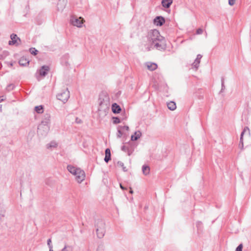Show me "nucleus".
<instances>
[{"label":"nucleus","mask_w":251,"mask_h":251,"mask_svg":"<svg viewBox=\"0 0 251 251\" xmlns=\"http://www.w3.org/2000/svg\"><path fill=\"white\" fill-rule=\"evenodd\" d=\"M168 108L171 110H174L176 109V104L174 101H170L167 103Z\"/></svg>","instance_id":"2eb2a0df"},{"label":"nucleus","mask_w":251,"mask_h":251,"mask_svg":"<svg viewBox=\"0 0 251 251\" xmlns=\"http://www.w3.org/2000/svg\"><path fill=\"white\" fill-rule=\"evenodd\" d=\"M120 187L123 189V190H125L126 189L124 187V186H122V184H120Z\"/></svg>","instance_id":"c756f323"},{"label":"nucleus","mask_w":251,"mask_h":251,"mask_svg":"<svg viewBox=\"0 0 251 251\" xmlns=\"http://www.w3.org/2000/svg\"><path fill=\"white\" fill-rule=\"evenodd\" d=\"M71 23L75 26H76L77 27H81L82 24L84 22V20L81 17L76 18V17H72L71 20Z\"/></svg>","instance_id":"39448f33"},{"label":"nucleus","mask_w":251,"mask_h":251,"mask_svg":"<svg viewBox=\"0 0 251 251\" xmlns=\"http://www.w3.org/2000/svg\"><path fill=\"white\" fill-rule=\"evenodd\" d=\"M201 56L200 55H199L197 56V58L194 62L193 64V66L197 69L198 68L199 65L200 63V59L201 58Z\"/></svg>","instance_id":"4468645a"},{"label":"nucleus","mask_w":251,"mask_h":251,"mask_svg":"<svg viewBox=\"0 0 251 251\" xmlns=\"http://www.w3.org/2000/svg\"><path fill=\"white\" fill-rule=\"evenodd\" d=\"M11 40L9 41V44L11 45H18L20 41V39L17 37V35L12 34L11 35Z\"/></svg>","instance_id":"0eeeda50"},{"label":"nucleus","mask_w":251,"mask_h":251,"mask_svg":"<svg viewBox=\"0 0 251 251\" xmlns=\"http://www.w3.org/2000/svg\"><path fill=\"white\" fill-rule=\"evenodd\" d=\"M35 110L38 113H42L43 112V107L41 105L35 107Z\"/></svg>","instance_id":"a211bd4d"},{"label":"nucleus","mask_w":251,"mask_h":251,"mask_svg":"<svg viewBox=\"0 0 251 251\" xmlns=\"http://www.w3.org/2000/svg\"><path fill=\"white\" fill-rule=\"evenodd\" d=\"M51 240L50 239H49L48 240V245L49 246L50 249H52V246L51 245Z\"/></svg>","instance_id":"bb28decb"},{"label":"nucleus","mask_w":251,"mask_h":251,"mask_svg":"<svg viewBox=\"0 0 251 251\" xmlns=\"http://www.w3.org/2000/svg\"><path fill=\"white\" fill-rule=\"evenodd\" d=\"M172 3L173 0H162L161 2L162 6L166 8H169Z\"/></svg>","instance_id":"1a4fd4ad"},{"label":"nucleus","mask_w":251,"mask_h":251,"mask_svg":"<svg viewBox=\"0 0 251 251\" xmlns=\"http://www.w3.org/2000/svg\"><path fill=\"white\" fill-rule=\"evenodd\" d=\"M113 122L114 124H117L120 123V119L117 117H113Z\"/></svg>","instance_id":"aec40b11"},{"label":"nucleus","mask_w":251,"mask_h":251,"mask_svg":"<svg viewBox=\"0 0 251 251\" xmlns=\"http://www.w3.org/2000/svg\"><path fill=\"white\" fill-rule=\"evenodd\" d=\"M97 234L99 238H101L104 235V224L101 222H98L97 225Z\"/></svg>","instance_id":"20e7f679"},{"label":"nucleus","mask_w":251,"mask_h":251,"mask_svg":"<svg viewBox=\"0 0 251 251\" xmlns=\"http://www.w3.org/2000/svg\"><path fill=\"white\" fill-rule=\"evenodd\" d=\"M49 71V67L48 66H43L39 70L40 75L42 76H45Z\"/></svg>","instance_id":"6e6552de"},{"label":"nucleus","mask_w":251,"mask_h":251,"mask_svg":"<svg viewBox=\"0 0 251 251\" xmlns=\"http://www.w3.org/2000/svg\"><path fill=\"white\" fill-rule=\"evenodd\" d=\"M30 52L31 54L36 55L37 54L38 51L35 48H31L30 49Z\"/></svg>","instance_id":"5701e85b"},{"label":"nucleus","mask_w":251,"mask_h":251,"mask_svg":"<svg viewBox=\"0 0 251 251\" xmlns=\"http://www.w3.org/2000/svg\"><path fill=\"white\" fill-rule=\"evenodd\" d=\"M50 251H53L52 250V249H50Z\"/></svg>","instance_id":"473e14b6"},{"label":"nucleus","mask_w":251,"mask_h":251,"mask_svg":"<svg viewBox=\"0 0 251 251\" xmlns=\"http://www.w3.org/2000/svg\"><path fill=\"white\" fill-rule=\"evenodd\" d=\"M2 100H3L2 97H0V102L2 101Z\"/></svg>","instance_id":"7c9ffc66"},{"label":"nucleus","mask_w":251,"mask_h":251,"mask_svg":"<svg viewBox=\"0 0 251 251\" xmlns=\"http://www.w3.org/2000/svg\"><path fill=\"white\" fill-rule=\"evenodd\" d=\"M67 169L72 175L75 176V179L78 183H81L84 180L85 177V173L80 168L69 165L68 166Z\"/></svg>","instance_id":"f03ea898"},{"label":"nucleus","mask_w":251,"mask_h":251,"mask_svg":"<svg viewBox=\"0 0 251 251\" xmlns=\"http://www.w3.org/2000/svg\"><path fill=\"white\" fill-rule=\"evenodd\" d=\"M148 37L157 50H163L166 48L165 39L161 36L157 30H153L149 32Z\"/></svg>","instance_id":"f257e3e1"},{"label":"nucleus","mask_w":251,"mask_h":251,"mask_svg":"<svg viewBox=\"0 0 251 251\" xmlns=\"http://www.w3.org/2000/svg\"><path fill=\"white\" fill-rule=\"evenodd\" d=\"M130 193L131 194H132V193H133V191H132V190H130Z\"/></svg>","instance_id":"2f4dec72"},{"label":"nucleus","mask_w":251,"mask_h":251,"mask_svg":"<svg viewBox=\"0 0 251 251\" xmlns=\"http://www.w3.org/2000/svg\"><path fill=\"white\" fill-rule=\"evenodd\" d=\"M165 23V20L162 16H157L153 20V24L156 26H162Z\"/></svg>","instance_id":"423d86ee"},{"label":"nucleus","mask_w":251,"mask_h":251,"mask_svg":"<svg viewBox=\"0 0 251 251\" xmlns=\"http://www.w3.org/2000/svg\"><path fill=\"white\" fill-rule=\"evenodd\" d=\"M242 248H243V245H242V244H240L236 248V251H242Z\"/></svg>","instance_id":"a878e982"},{"label":"nucleus","mask_w":251,"mask_h":251,"mask_svg":"<svg viewBox=\"0 0 251 251\" xmlns=\"http://www.w3.org/2000/svg\"><path fill=\"white\" fill-rule=\"evenodd\" d=\"M19 63L22 66H25L29 63V61L25 57H22L19 60Z\"/></svg>","instance_id":"dca6fc26"},{"label":"nucleus","mask_w":251,"mask_h":251,"mask_svg":"<svg viewBox=\"0 0 251 251\" xmlns=\"http://www.w3.org/2000/svg\"><path fill=\"white\" fill-rule=\"evenodd\" d=\"M62 251H72V248L69 246H65Z\"/></svg>","instance_id":"b1692460"},{"label":"nucleus","mask_w":251,"mask_h":251,"mask_svg":"<svg viewBox=\"0 0 251 251\" xmlns=\"http://www.w3.org/2000/svg\"><path fill=\"white\" fill-rule=\"evenodd\" d=\"M120 128H121L123 130H128L129 127L127 126H119Z\"/></svg>","instance_id":"c85d7f7f"},{"label":"nucleus","mask_w":251,"mask_h":251,"mask_svg":"<svg viewBox=\"0 0 251 251\" xmlns=\"http://www.w3.org/2000/svg\"><path fill=\"white\" fill-rule=\"evenodd\" d=\"M70 97L69 91L67 89L61 91L57 95V99L63 102H66Z\"/></svg>","instance_id":"7ed1b4c3"},{"label":"nucleus","mask_w":251,"mask_h":251,"mask_svg":"<svg viewBox=\"0 0 251 251\" xmlns=\"http://www.w3.org/2000/svg\"><path fill=\"white\" fill-rule=\"evenodd\" d=\"M203 32V29L201 28H199L197 30L196 33L197 34H201Z\"/></svg>","instance_id":"cd10ccee"},{"label":"nucleus","mask_w":251,"mask_h":251,"mask_svg":"<svg viewBox=\"0 0 251 251\" xmlns=\"http://www.w3.org/2000/svg\"><path fill=\"white\" fill-rule=\"evenodd\" d=\"M105 156L104 158V160L106 162H108L111 159V153L110 150L109 149H106L105 151Z\"/></svg>","instance_id":"ddd939ff"},{"label":"nucleus","mask_w":251,"mask_h":251,"mask_svg":"<svg viewBox=\"0 0 251 251\" xmlns=\"http://www.w3.org/2000/svg\"><path fill=\"white\" fill-rule=\"evenodd\" d=\"M236 0H228L229 5L230 6L233 5L235 3Z\"/></svg>","instance_id":"393cba45"},{"label":"nucleus","mask_w":251,"mask_h":251,"mask_svg":"<svg viewBox=\"0 0 251 251\" xmlns=\"http://www.w3.org/2000/svg\"><path fill=\"white\" fill-rule=\"evenodd\" d=\"M112 110L114 113H119L120 112L121 109L119 105L115 103L112 105Z\"/></svg>","instance_id":"9d476101"},{"label":"nucleus","mask_w":251,"mask_h":251,"mask_svg":"<svg viewBox=\"0 0 251 251\" xmlns=\"http://www.w3.org/2000/svg\"><path fill=\"white\" fill-rule=\"evenodd\" d=\"M147 67L149 70L154 71L157 69V65L154 63H148L147 64Z\"/></svg>","instance_id":"9b49d317"},{"label":"nucleus","mask_w":251,"mask_h":251,"mask_svg":"<svg viewBox=\"0 0 251 251\" xmlns=\"http://www.w3.org/2000/svg\"><path fill=\"white\" fill-rule=\"evenodd\" d=\"M250 132V130H249V128L248 127H245L243 130V131L241 133V139L240 140H242V139H243V135L247 133H249Z\"/></svg>","instance_id":"6ab92c4d"},{"label":"nucleus","mask_w":251,"mask_h":251,"mask_svg":"<svg viewBox=\"0 0 251 251\" xmlns=\"http://www.w3.org/2000/svg\"><path fill=\"white\" fill-rule=\"evenodd\" d=\"M141 136V133L139 131H136L133 135L131 137V139L132 141H136L139 139Z\"/></svg>","instance_id":"f8f14e48"},{"label":"nucleus","mask_w":251,"mask_h":251,"mask_svg":"<svg viewBox=\"0 0 251 251\" xmlns=\"http://www.w3.org/2000/svg\"><path fill=\"white\" fill-rule=\"evenodd\" d=\"M122 130H123L120 127H118V134L117 136L118 138H121L123 135L122 132Z\"/></svg>","instance_id":"412c9836"},{"label":"nucleus","mask_w":251,"mask_h":251,"mask_svg":"<svg viewBox=\"0 0 251 251\" xmlns=\"http://www.w3.org/2000/svg\"><path fill=\"white\" fill-rule=\"evenodd\" d=\"M142 171L144 175H147L150 173V168L148 166H144L142 168Z\"/></svg>","instance_id":"f3484780"},{"label":"nucleus","mask_w":251,"mask_h":251,"mask_svg":"<svg viewBox=\"0 0 251 251\" xmlns=\"http://www.w3.org/2000/svg\"><path fill=\"white\" fill-rule=\"evenodd\" d=\"M117 166L120 168H122L124 171H126V167H124V164L122 162H118L117 163Z\"/></svg>","instance_id":"4be33fe9"}]
</instances>
